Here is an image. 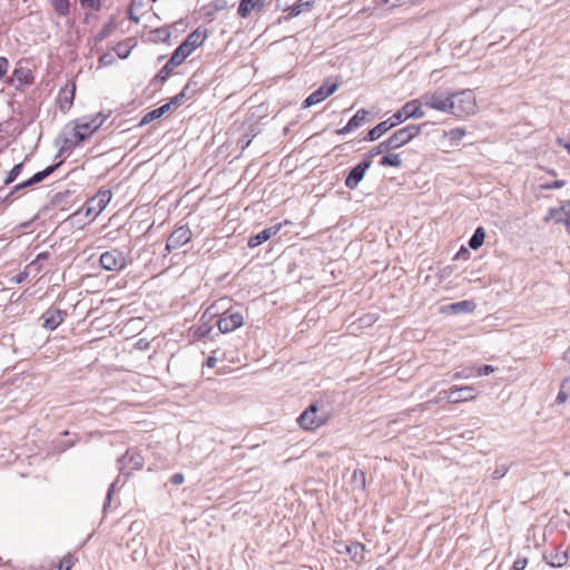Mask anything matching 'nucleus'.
<instances>
[{
  "instance_id": "27",
  "label": "nucleus",
  "mask_w": 570,
  "mask_h": 570,
  "mask_svg": "<svg viewBox=\"0 0 570 570\" xmlns=\"http://www.w3.org/2000/svg\"><path fill=\"white\" fill-rule=\"evenodd\" d=\"M345 551L355 562H360L364 559L365 548L360 542H352L350 544H346Z\"/></svg>"
},
{
  "instance_id": "10",
  "label": "nucleus",
  "mask_w": 570,
  "mask_h": 570,
  "mask_svg": "<svg viewBox=\"0 0 570 570\" xmlns=\"http://www.w3.org/2000/svg\"><path fill=\"white\" fill-rule=\"evenodd\" d=\"M220 333H229L244 324V316L238 311L227 309L216 321Z\"/></svg>"
},
{
  "instance_id": "48",
  "label": "nucleus",
  "mask_w": 570,
  "mask_h": 570,
  "mask_svg": "<svg viewBox=\"0 0 570 570\" xmlns=\"http://www.w3.org/2000/svg\"><path fill=\"white\" fill-rule=\"evenodd\" d=\"M446 393H449V391H441L435 399L428 401L426 404L430 405V404H438V403L442 402L444 399V394H446Z\"/></svg>"
},
{
  "instance_id": "55",
  "label": "nucleus",
  "mask_w": 570,
  "mask_h": 570,
  "mask_svg": "<svg viewBox=\"0 0 570 570\" xmlns=\"http://www.w3.org/2000/svg\"><path fill=\"white\" fill-rule=\"evenodd\" d=\"M115 483H112L107 492V501L109 502L114 492Z\"/></svg>"
},
{
  "instance_id": "8",
  "label": "nucleus",
  "mask_w": 570,
  "mask_h": 570,
  "mask_svg": "<svg viewBox=\"0 0 570 570\" xmlns=\"http://www.w3.org/2000/svg\"><path fill=\"white\" fill-rule=\"evenodd\" d=\"M112 193L109 189H100L94 197L88 199L83 205L86 217L98 216L110 203Z\"/></svg>"
},
{
  "instance_id": "6",
  "label": "nucleus",
  "mask_w": 570,
  "mask_h": 570,
  "mask_svg": "<svg viewBox=\"0 0 570 570\" xmlns=\"http://www.w3.org/2000/svg\"><path fill=\"white\" fill-rule=\"evenodd\" d=\"M428 125V122H423L420 125H407L399 130H396L393 135H391L387 140L392 150L399 149L406 144H409L412 139L421 134L423 128Z\"/></svg>"
},
{
  "instance_id": "23",
  "label": "nucleus",
  "mask_w": 570,
  "mask_h": 570,
  "mask_svg": "<svg viewBox=\"0 0 570 570\" xmlns=\"http://www.w3.org/2000/svg\"><path fill=\"white\" fill-rule=\"evenodd\" d=\"M76 86L72 83L70 89H61L58 96L59 108L62 112H67L73 102Z\"/></svg>"
},
{
  "instance_id": "63",
  "label": "nucleus",
  "mask_w": 570,
  "mask_h": 570,
  "mask_svg": "<svg viewBox=\"0 0 570 570\" xmlns=\"http://www.w3.org/2000/svg\"><path fill=\"white\" fill-rule=\"evenodd\" d=\"M384 2H385V3H389V2H390V0H384Z\"/></svg>"
},
{
  "instance_id": "11",
  "label": "nucleus",
  "mask_w": 570,
  "mask_h": 570,
  "mask_svg": "<svg viewBox=\"0 0 570 570\" xmlns=\"http://www.w3.org/2000/svg\"><path fill=\"white\" fill-rule=\"evenodd\" d=\"M100 265L106 271L119 272L127 266V259L119 249L107 250L100 256Z\"/></svg>"
},
{
  "instance_id": "14",
  "label": "nucleus",
  "mask_w": 570,
  "mask_h": 570,
  "mask_svg": "<svg viewBox=\"0 0 570 570\" xmlns=\"http://www.w3.org/2000/svg\"><path fill=\"white\" fill-rule=\"evenodd\" d=\"M372 166V161L364 159L353 167L345 178V186L348 189H355L358 184L363 180L366 170Z\"/></svg>"
},
{
  "instance_id": "15",
  "label": "nucleus",
  "mask_w": 570,
  "mask_h": 570,
  "mask_svg": "<svg viewBox=\"0 0 570 570\" xmlns=\"http://www.w3.org/2000/svg\"><path fill=\"white\" fill-rule=\"evenodd\" d=\"M475 396L476 393L473 386L454 385L449 390L448 402L452 404L468 402L474 400Z\"/></svg>"
},
{
  "instance_id": "18",
  "label": "nucleus",
  "mask_w": 570,
  "mask_h": 570,
  "mask_svg": "<svg viewBox=\"0 0 570 570\" xmlns=\"http://www.w3.org/2000/svg\"><path fill=\"white\" fill-rule=\"evenodd\" d=\"M61 163L62 161H59V163L53 164V165H50V166L46 167L43 170L33 174L29 179L22 181L21 184H18L14 187V190H20V189L33 186V185H36L38 183H41L48 176L53 174L58 169V167L61 165Z\"/></svg>"
},
{
  "instance_id": "38",
  "label": "nucleus",
  "mask_w": 570,
  "mask_h": 570,
  "mask_svg": "<svg viewBox=\"0 0 570 570\" xmlns=\"http://www.w3.org/2000/svg\"><path fill=\"white\" fill-rule=\"evenodd\" d=\"M474 376V370L473 368H463L461 371H458L453 374V380H461V379H470Z\"/></svg>"
},
{
  "instance_id": "30",
  "label": "nucleus",
  "mask_w": 570,
  "mask_h": 570,
  "mask_svg": "<svg viewBox=\"0 0 570 570\" xmlns=\"http://www.w3.org/2000/svg\"><path fill=\"white\" fill-rule=\"evenodd\" d=\"M444 136L450 139L451 146H458L465 136V130L463 128H453L449 131H444Z\"/></svg>"
},
{
  "instance_id": "39",
  "label": "nucleus",
  "mask_w": 570,
  "mask_h": 570,
  "mask_svg": "<svg viewBox=\"0 0 570 570\" xmlns=\"http://www.w3.org/2000/svg\"><path fill=\"white\" fill-rule=\"evenodd\" d=\"M509 471V466L505 464H498L495 470L492 472V478L495 480L502 479Z\"/></svg>"
},
{
  "instance_id": "34",
  "label": "nucleus",
  "mask_w": 570,
  "mask_h": 570,
  "mask_svg": "<svg viewBox=\"0 0 570 570\" xmlns=\"http://www.w3.org/2000/svg\"><path fill=\"white\" fill-rule=\"evenodd\" d=\"M23 169V163H19L17 165L13 166V168L8 173L6 179H4V185H10L12 184L17 177L21 174Z\"/></svg>"
},
{
  "instance_id": "46",
  "label": "nucleus",
  "mask_w": 570,
  "mask_h": 570,
  "mask_svg": "<svg viewBox=\"0 0 570 570\" xmlns=\"http://www.w3.org/2000/svg\"><path fill=\"white\" fill-rule=\"evenodd\" d=\"M9 67L8 59L0 57V79L7 73Z\"/></svg>"
},
{
  "instance_id": "5",
  "label": "nucleus",
  "mask_w": 570,
  "mask_h": 570,
  "mask_svg": "<svg viewBox=\"0 0 570 570\" xmlns=\"http://www.w3.org/2000/svg\"><path fill=\"white\" fill-rule=\"evenodd\" d=\"M451 104L453 108L450 110V114L456 117L472 115L478 108L475 96L470 89L451 92Z\"/></svg>"
},
{
  "instance_id": "33",
  "label": "nucleus",
  "mask_w": 570,
  "mask_h": 570,
  "mask_svg": "<svg viewBox=\"0 0 570 570\" xmlns=\"http://www.w3.org/2000/svg\"><path fill=\"white\" fill-rule=\"evenodd\" d=\"M352 483L360 490L364 491L366 487L365 472L360 469L354 470L352 474Z\"/></svg>"
},
{
  "instance_id": "56",
  "label": "nucleus",
  "mask_w": 570,
  "mask_h": 570,
  "mask_svg": "<svg viewBox=\"0 0 570 570\" xmlns=\"http://www.w3.org/2000/svg\"><path fill=\"white\" fill-rule=\"evenodd\" d=\"M129 19L134 22H138L139 21V18L136 17L135 14H132L131 12L129 13Z\"/></svg>"
},
{
  "instance_id": "31",
  "label": "nucleus",
  "mask_w": 570,
  "mask_h": 570,
  "mask_svg": "<svg viewBox=\"0 0 570 570\" xmlns=\"http://www.w3.org/2000/svg\"><path fill=\"white\" fill-rule=\"evenodd\" d=\"M379 164L381 166H390V167H401L402 166V160H401V157L399 154H387L385 156H383Z\"/></svg>"
},
{
  "instance_id": "7",
  "label": "nucleus",
  "mask_w": 570,
  "mask_h": 570,
  "mask_svg": "<svg viewBox=\"0 0 570 570\" xmlns=\"http://www.w3.org/2000/svg\"><path fill=\"white\" fill-rule=\"evenodd\" d=\"M106 116L102 114H97L89 121L78 122L72 130L73 144L78 145L85 141L89 136H91L98 128L102 126L106 120Z\"/></svg>"
},
{
  "instance_id": "20",
  "label": "nucleus",
  "mask_w": 570,
  "mask_h": 570,
  "mask_svg": "<svg viewBox=\"0 0 570 570\" xmlns=\"http://www.w3.org/2000/svg\"><path fill=\"white\" fill-rule=\"evenodd\" d=\"M368 115V111L365 109L357 110V112L347 121V124L343 128L336 130V134L346 135L355 130L356 128L361 127L364 122L367 121Z\"/></svg>"
},
{
  "instance_id": "45",
  "label": "nucleus",
  "mask_w": 570,
  "mask_h": 570,
  "mask_svg": "<svg viewBox=\"0 0 570 570\" xmlns=\"http://www.w3.org/2000/svg\"><path fill=\"white\" fill-rule=\"evenodd\" d=\"M528 564V560L525 558H518L512 566L513 570H523Z\"/></svg>"
},
{
  "instance_id": "3",
  "label": "nucleus",
  "mask_w": 570,
  "mask_h": 570,
  "mask_svg": "<svg viewBox=\"0 0 570 570\" xmlns=\"http://www.w3.org/2000/svg\"><path fill=\"white\" fill-rule=\"evenodd\" d=\"M331 412L322 401L309 404L297 417L298 425L306 431H314L323 426L330 419Z\"/></svg>"
},
{
  "instance_id": "2",
  "label": "nucleus",
  "mask_w": 570,
  "mask_h": 570,
  "mask_svg": "<svg viewBox=\"0 0 570 570\" xmlns=\"http://www.w3.org/2000/svg\"><path fill=\"white\" fill-rule=\"evenodd\" d=\"M425 115L424 110L421 109V105L417 100L407 101L401 109L393 114L389 119L381 121L373 127L367 135L364 137L366 141H375L385 132L393 127L406 121L410 118L420 119Z\"/></svg>"
},
{
  "instance_id": "22",
  "label": "nucleus",
  "mask_w": 570,
  "mask_h": 570,
  "mask_svg": "<svg viewBox=\"0 0 570 570\" xmlns=\"http://www.w3.org/2000/svg\"><path fill=\"white\" fill-rule=\"evenodd\" d=\"M33 75L29 68L19 67L16 68L11 78V82L16 86L17 89H20L23 86H29L33 82Z\"/></svg>"
},
{
  "instance_id": "1",
  "label": "nucleus",
  "mask_w": 570,
  "mask_h": 570,
  "mask_svg": "<svg viewBox=\"0 0 570 570\" xmlns=\"http://www.w3.org/2000/svg\"><path fill=\"white\" fill-rule=\"evenodd\" d=\"M205 39L206 33L200 29H196L190 32L186 39L176 48L166 65L155 76L153 83H164L173 70L179 66L187 57H189L195 49L202 46Z\"/></svg>"
},
{
  "instance_id": "28",
  "label": "nucleus",
  "mask_w": 570,
  "mask_h": 570,
  "mask_svg": "<svg viewBox=\"0 0 570 570\" xmlns=\"http://www.w3.org/2000/svg\"><path fill=\"white\" fill-rule=\"evenodd\" d=\"M484 238H485V230L483 227L480 226L474 230L473 235L469 239V246L472 249H479L483 245Z\"/></svg>"
},
{
  "instance_id": "17",
  "label": "nucleus",
  "mask_w": 570,
  "mask_h": 570,
  "mask_svg": "<svg viewBox=\"0 0 570 570\" xmlns=\"http://www.w3.org/2000/svg\"><path fill=\"white\" fill-rule=\"evenodd\" d=\"M66 315L67 313L59 308H48L40 317L42 327L49 331L56 330L65 321Z\"/></svg>"
},
{
  "instance_id": "54",
  "label": "nucleus",
  "mask_w": 570,
  "mask_h": 570,
  "mask_svg": "<svg viewBox=\"0 0 570 570\" xmlns=\"http://www.w3.org/2000/svg\"><path fill=\"white\" fill-rule=\"evenodd\" d=\"M562 384H563V389H567V391L570 392V377H566L563 381H562Z\"/></svg>"
},
{
  "instance_id": "4",
  "label": "nucleus",
  "mask_w": 570,
  "mask_h": 570,
  "mask_svg": "<svg viewBox=\"0 0 570 570\" xmlns=\"http://www.w3.org/2000/svg\"><path fill=\"white\" fill-rule=\"evenodd\" d=\"M416 100L420 102L421 108L425 106L446 114H450V110L453 108V105L451 104V91L444 88L426 92Z\"/></svg>"
},
{
  "instance_id": "44",
  "label": "nucleus",
  "mask_w": 570,
  "mask_h": 570,
  "mask_svg": "<svg viewBox=\"0 0 570 570\" xmlns=\"http://www.w3.org/2000/svg\"><path fill=\"white\" fill-rule=\"evenodd\" d=\"M114 56L110 53H104L99 58V65L100 66H108L114 62Z\"/></svg>"
},
{
  "instance_id": "37",
  "label": "nucleus",
  "mask_w": 570,
  "mask_h": 570,
  "mask_svg": "<svg viewBox=\"0 0 570 570\" xmlns=\"http://www.w3.org/2000/svg\"><path fill=\"white\" fill-rule=\"evenodd\" d=\"M160 117H161V116H160V112H159V111H158V109L156 108V109H154V110H151V111L147 112V114L142 117V119H141V121H140V126H144V125H146V124H149V122H151V121H154V120H156V119H158V118H160Z\"/></svg>"
},
{
  "instance_id": "53",
  "label": "nucleus",
  "mask_w": 570,
  "mask_h": 570,
  "mask_svg": "<svg viewBox=\"0 0 570 570\" xmlns=\"http://www.w3.org/2000/svg\"><path fill=\"white\" fill-rule=\"evenodd\" d=\"M217 358L215 356H209L206 361V365L208 367H214L216 365Z\"/></svg>"
},
{
  "instance_id": "60",
  "label": "nucleus",
  "mask_w": 570,
  "mask_h": 570,
  "mask_svg": "<svg viewBox=\"0 0 570 570\" xmlns=\"http://www.w3.org/2000/svg\"><path fill=\"white\" fill-rule=\"evenodd\" d=\"M159 33H165L166 37H169V33L166 30H158Z\"/></svg>"
},
{
  "instance_id": "43",
  "label": "nucleus",
  "mask_w": 570,
  "mask_h": 570,
  "mask_svg": "<svg viewBox=\"0 0 570 570\" xmlns=\"http://www.w3.org/2000/svg\"><path fill=\"white\" fill-rule=\"evenodd\" d=\"M494 372V367L491 366V365H483V366H480L478 370H476V376H485V375H490L491 373Z\"/></svg>"
},
{
  "instance_id": "40",
  "label": "nucleus",
  "mask_w": 570,
  "mask_h": 570,
  "mask_svg": "<svg viewBox=\"0 0 570 570\" xmlns=\"http://www.w3.org/2000/svg\"><path fill=\"white\" fill-rule=\"evenodd\" d=\"M79 1L83 8H89V9L97 10V11L100 10V8H101V0H79Z\"/></svg>"
},
{
  "instance_id": "50",
  "label": "nucleus",
  "mask_w": 570,
  "mask_h": 570,
  "mask_svg": "<svg viewBox=\"0 0 570 570\" xmlns=\"http://www.w3.org/2000/svg\"><path fill=\"white\" fill-rule=\"evenodd\" d=\"M171 107H174V106H173V105L170 104V101H169V102H167V104H165V105L160 106V107H159V108H157V109H158V111L160 112V116L163 117L166 112H168V111L171 109Z\"/></svg>"
},
{
  "instance_id": "9",
  "label": "nucleus",
  "mask_w": 570,
  "mask_h": 570,
  "mask_svg": "<svg viewBox=\"0 0 570 570\" xmlns=\"http://www.w3.org/2000/svg\"><path fill=\"white\" fill-rule=\"evenodd\" d=\"M144 462L142 455L138 451L130 449L118 459L117 463L120 474L129 476L132 471L142 469Z\"/></svg>"
},
{
  "instance_id": "47",
  "label": "nucleus",
  "mask_w": 570,
  "mask_h": 570,
  "mask_svg": "<svg viewBox=\"0 0 570 570\" xmlns=\"http://www.w3.org/2000/svg\"><path fill=\"white\" fill-rule=\"evenodd\" d=\"M184 481H185V476H184V474H181V473H175V474L170 478V483H171V484H174V485H179V484H181Z\"/></svg>"
},
{
  "instance_id": "26",
  "label": "nucleus",
  "mask_w": 570,
  "mask_h": 570,
  "mask_svg": "<svg viewBox=\"0 0 570 570\" xmlns=\"http://www.w3.org/2000/svg\"><path fill=\"white\" fill-rule=\"evenodd\" d=\"M448 308L453 314L472 313L476 308V304L472 299H466V301L452 303L448 306Z\"/></svg>"
},
{
  "instance_id": "29",
  "label": "nucleus",
  "mask_w": 570,
  "mask_h": 570,
  "mask_svg": "<svg viewBox=\"0 0 570 570\" xmlns=\"http://www.w3.org/2000/svg\"><path fill=\"white\" fill-rule=\"evenodd\" d=\"M53 10L61 17H66L70 11V2L69 0H49Z\"/></svg>"
},
{
  "instance_id": "42",
  "label": "nucleus",
  "mask_w": 570,
  "mask_h": 570,
  "mask_svg": "<svg viewBox=\"0 0 570 570\" xmlns=\"http://www.w3.org/2000/svg\"><path fill=\"white\" fill-rule=\"evenodd\" d=\"M570 392L567 391V389H563V384H561V389L557 395V399H556V402L558 404H562L567 401L568 396H569Z\"/></svg>"
},
{
  "instance_id": "21",
  "label": "nucleus",
  "mask_w": 570,
  "mask_h": 570,
  "mask_svg": "<svg viewBox=\"0 0 570 570\" xmlns=\"http://www.w3.org/2000/svg\"><path fill=\"white\" fill-rule=\"evenodd\" d=\"M279 229H281L279 224L263 229L262 232L252 236L248 239V244H247L248 247L254 248V247L259 246L261 244L267 242L273 236H275L279 232Z\"/></svg>"
},
{
  "instance_id": "13",
  "label": "nucleus",
  "mask_w": 570,
  "mask_h": 570,
  "mask_svg": "<svg viewBox=\"0 0 570 570\" xmlns=\"http://www.w3.org/2000/svg\"><path fill=\"white\" fill-rule=\"evenodd\" d=\"M337 83H331L326 80L320 88L313 91L303 102L305 108H309L325 100L328 96L334 94L337 89Z\"/></svg>"
},
{
  "instance_id": "41",
  "label": "nucleus",
  "mask_w": 570,
  "mask_h": 570,
  "mask_svg": "<svg viewBox=\"0 0 570 570\" xmlns=\"http://www.w3.org/2000/svg\"><path fill=\"white\" fill-rule=\"evenodd\" d=\"M188 86H186L181 92H179L178 95L174 96L169 101L170 104L174 106V108H177L179 107L183 101H184V98L186 96V90H187Z\"/></svg>"
},
{
  "instance_id": "32",
  "label": "nucleus",
  "mask_w": 570,
  "mask_h": 570,
  "mask_svg": "<svg viewBox=\"0 0 570 570\" xmlns=\"http://www.w3.org/2000/svg\"><path fill=\"white\" fill-rule=\"evenodd\" d=\"M116 30V24L112 20L104 26V28L95 36L96 42H101Z\"/></svg>"
},
{
  "instance_id": "19",
  "label": "nucleus",
  "mask_w": 570,
  "mask_h": 570,
  "mask_svg": "<svg viewBox=\"0 0 570 570\" xmlns=\"http://www.w3.org/2000/svg\"><path fill=\"white\" fill-rule=\"evenodd\" d=\"M570 218V200H563L558 207H551L544 222L553 220L554 223H562Z\"/></svg>"
},
{
  "instance_id": "25",
  "label": "nucleus",
  "mask_w": 570,
  "mask_h": 570,
  "mask_svg": "<svg viewBox=\"0 0 570 570\" xmlns=\"http://www.w3.org/2000/svg\"><path fill=\"white\" fill-rule=\"evenodd\" d=\"M567 551L558 549L556 552L544 554V560L553 568H560L568 562Z\"/></svg>"
},
{
  "instance_id": "12",
  "label": "nucleus",
  "mask_w": 570,
  "mask_h": 570,
  "mask_svg": "<svg viewBox=\"0 0 570 570\" xmlns=\"http://www.w3.org/2000/svg\"><path fill=\"white\" fill-rule=\"evenodd\" d=\"M191 230L187 225L177 227L168 237L166 243V250L173 252L184 246L191 239Z\"/></svg>"
},
{
  "instance_id": "62",
  "label": "nucleus",
  "mask_w": 570,
  "mask_h": 570,
  "mask_svg": "<svg viewBox=\"0 0 570 570\" xmlns=\"http://www.w3.org/2000/svg\"><path fill=\"white\" fill-rule=\"evenodd\" d=\"M22 279H23V277H22V276H19V278H18V283H19V282H21Z\"/></svg>"
},
{
  "instance_id": "24",
  "label": "nucleus",
  "mask_w": 570,
  "mask_h": 570,
  "mask_svg": "<svg viewBox=\"0 0 570 570\" xmlns=\"http://www.w3.org/2000/svg\"><path fill=\"white\" fill-rule=\"evenodd\" d=\"M265 0H240L237 12L242 18H246L252 10H261Z\"/></svg>"
},
{
  "instance_id": "57",
  "label": "nucleus",
  "mask_w": 570,
  "mask_h": 570,
  "mask_svg": "<svg viewBox=\"0 0 570 570\" xmlns=\"http://www.w3.org/2000/svg\"><path fill=\"white\" fill-rule=\"evenodd\" d=\"M47 256H48V254H47V253H41V254H39V255H38V257H37V258H38V259H40V258H46Z\"/></svg>"
},
{
  "instance_id": "51",
  "label": "nucleus",
  "mask_w": 570,
  "mask_h": 570,
  "mask_svg": "<svg viewBox=\"0 0 570 570\" xmlns=\"http://www.w3.org/2000/svg\"><path fill=\"white\" fill-rule=\"evenodd\" d=\"M558 144L560 146H562L564 149H567V151L569 153L570 155V139L569 140H563L562 138H559L558 139Z\"/></svg>"
},
{
  "instance_id": "49",
  "label": "nucleus",
  "mask_w": 570,
  "mask_h": 570,
  "mask_svg": "<svg viewBox=\"0 0 570 570\" xmlns=\"http://www.w3.org/2000/svg\"><path fill=\"white\" fill-rule=\"evenodd\" d=\"M564 186V181L563 180H556L551 184H548L546 186H543V188H547V189H553V188H561Z\"/></svg>"
},
{
  "instance_id": "16",
  "label": "nucleus",
  "mask_w": 570,
  "mask_h": 570,
  "mask_svg": "<svg viewBox=\"0 0 570 570\" xmlns=\"http://www.w3.org/2000/svg\"><path fill=\"white\" fill-rule=\"evenodd\" d=\"M277 9L283 11H287V16L285 19L294 18L301 14L305 8L309 7V1L303 0H277L276 1Z\"/></svg>"
},
{
  "instance_id": "59",
  "label": "nucleus",
  "mask_w": 570,
  "mask_h": 570,
  "mask_svg": "<svg viewBox=\"0 0 570 570\" xmlns=\"http://www.w3.org/2000/svg\"><path fill=\"white\" fill-rule=\"evenodd\" d=\"M564 223L567 225L568 232L570 233V218H568Z\"/></svg>"
},
{
  "instance_id": "35",
  "label": "nucleus",
  "mask_w": 570,
  "mask_h": 570,
  "mask_svg": "<svg viewBox=\"0 0 570 570\" xmlns=\"http://www.w3.org/2000/svg\"><path fill=\"white\" fill-rule=\"evenodd\" d=\"M392 150L391 146H390V142L387 139L381 141L377 146H375L374 148H372L367 156L368 157H374L376 155H380V154H383L385 151H390Z\"/></svg>"
},
{
  "instance_id": "61",
  "label": "nucleus",
  "mask_w": 570,
  "mask_h": 570,
  "mask_svg": "<svg viewBox=\"0 0 570 570\" xmlns=\"http://www.w3.org/2000/svg\"><path fill=\"white\" fill-rule=\"evenodd\" d=\"M375 570H386L384 567H377Z\"/></svg>"
},
{
  "instance_id": "36",
  "label": "nucleus",
  "mask_w": 570,
  "mask_h": 570,
  "mask_svg": "<svg viewBox=\"0 0 570 570\" xmlns=\"http://www.w3.org/2000/svg\"><path fill=\"white\" fill-rule=\"evenodd\" d=\"M75 564V559L71 554H68V556H65L59 564H58V570H71V568L73 567Z\"/></svg>"
},
{
  "instance_id": "52",
  "label": "nucleus",
  "mask_w": 570,
  "mask_h": 570,
  "mask_svg": "<svg viewBox=\"0 0 570 570\" xmlns=\"http://www.w3.org/2000/svg\"><path fill=\"white\" fill-rule=\"evenodd\" d=\"M209 331H210V328H205L204 326H199V328L197 330L196 333L199 336H206V335H208Z\"/></svg>"
},
{
  "instance_id": "58",
  "label": "nucleus",
  "mask_w": 570,
  "mask_h": 570,
  "mask_svg": "<svg viewBox=\"0 0 570 570\" xmlns=\"http://www.w3.org/2000/svg\"><path fill=\"white\" fill-rule=\"evenodd\" d=\"M566 358L567 361L570 362V347L568 348V351L566 352Z\"/></svg>"
}]
</instances>
